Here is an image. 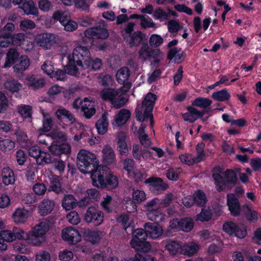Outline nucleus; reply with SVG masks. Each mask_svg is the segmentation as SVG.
I'll return each instance as SVG.
<instances>
[{"instance_id":"nucleus-1","label":"nucleus","mask_w":261,"mask_h":261,"mask_svg":"<svg viewBox=\"0 0 261 261\" xmlns=\"http://www.w3.org/2000/svg\"><path fill=\"white\" fill-rule=\"evenodd\" d=\"M144 229L138 228L132 232V248L149 251L151 249L150 243L146 241L147 238L156 239L162 236L163 229L158 223L147 222L144 225Z\"/></svg>"},{"instance_id":"nucleus-2","label":"nucleus","mask_w":261,"mask_h":261,"mask_svg":"<svg viewBox=\"0 0 261 261\" xmlns=\"http://www.w3.org/2000/svg\"><path fill=\"white\" fill-rule=\"evenodd\" d=\"M93 185L101 189L112 190L118 186L117 177L111 174L107 166H102L97 168L91 175Z\"/></svg>"},{"instance_id":"nucleus-3","label":"nucleus","mask_w":261,"mask_h":261,"mask_svg":"<svg viewBox=\"0 0 261 261\" xmlns=\"http://www.w3.org/2000/svg\"><path fill=\"white\" fill-rule=\"evenodd\" d=\"M156 99V95L153 93L149 92L146 95L141 106L137 107L135 110V117L137 121L144 122L149 120L150 127H153L154 121L152 111Z\"/></svg>"},{"instance_id":"nucleus-4","label":"nucleus","mask_w":261,"mask_h":261,"mask_svg":"<svg viewBox=\"0 0 261 261\" xmlns=\"http://www.w3.org/2000/svg\"><path fill=\"white\" fill-rule=\"evenodd\" d=\"M212 172L216 189L219 192L223 191L226 186L229 184H237V175L232 169L224 171L219 166H217L213 168Z\"/></svg>"},{"instance_id":"nucleus-5","label":"nucleus","mask_w":261,"mask_h":261,"mask_svg":"<svg viewBox=\"0 0 261 261\" xmlns=\"http://www.w3.org/2000/svg\"><path fill=\"white\" fill-rule=\"evenodd\" d=\"M76 165L81 172L91 174L97 168L101 167L98 166L96 155L85 149H81L77 153Z\"/></svg>"},{"instance_id":"nucleus-6","label":"nucleus","mask_w":261,"mask_h":261,"mask_svg":"<svg viewBox=\"0 0 261 261\" xmlns=\"http://www.w3.org/2000/svg\"><path fill=\"white\" fill-rule=\"evenodd\" d=\"M223 230L229 236L240 239L244 238L247 235V229L244 225H239L232 221L225 222Z\"/></svg>"},{"instance_id":"nucleus-7","label":"nucleus","mask_w":261,"mask_h":261,"mask_svg":"<svg viewBox=\"0 0 261 261\" xmlns=\"http://www.w3.org/2000/svg\"><path fill=\"white\" fill-rule=\"evenodd\" d=\"M144 183L148 185L150 192L154 194H160L167 190L169 186L168 184L161 177L151 176L145 180Z\"/></svg>"},{"instance_id":"nucleus-8","label":"nucleus","mask_w":261,"mask_h":261,"mask_svg":"<svg viewBox=\"0 0 261 261\" xmlns=\"http://www.w3.org/2000/svg\"><path fill=\"white\" fill-rule=\"evenodd\" d=\"M170 227L172 229L188 232L193 228L194 222L190 217L174 218L170 221Z\"/></svg>"},{"instance_id":"nucleus-9","label":"nucleus","mask_w":261,"mask_h":261,"mask_svg":"<svg viewBox=\"0 0 261 261\" xmlns=\"http://www.w3.org/2000/svg\"><path fill=\"white\" fill-rule=\"evenodd\" d=\"M76 63L81 68L89 69L93 71L99 70L102 66V62L99 58L93 59L90 57H83L82 59H79Z\"/></svg>"},{"instance_id":"nucleus-10","label":"nucleus","mask_w":261,"mask_h":261,"mask_svg":"<svg viewBox=\"0 0 261 261\" xmlns=\"http://www.w3.org/2000/svg\"><path fill=\"white\" fill-rule=\"evenodd\" d=\"M130 71L127 67H122L119 69L116 75L117 82L123 86L120 89L124 92H127L130 88Z\"/></svg>"},{"instance_id":"nucleus-11","label":"nucleus","mask_w":261,"mask_h":261,"mask_svg":"<svg viewBox=\"0 0 261 261\" xmlns=\"http://www.w3.org/2000/svg\"><path fill=\"white\" fill-rule=\"evenodd\" d=\"M84 220L88 223H93L94 225L98 226L103 221V214L94 206H90L87 210Z\"/></svg>"},{"instance_id":"nucleus-12","label":"nucleus","mask_w":261,"mask_h":261,"mask_svg":"<svg viewBox=\"0 0 261 261\" xmlns=\"http://www.w3.org/2000/svg\"><path fill=\"white\" fill-rule=\"evenodd\" d=\"M86 34L92 36L93 38L99 39H106L109 36L108 31L103 22H99L95 26L86 30Z\"/></svg>"},{"instance_id":"nucleus-13","label":"nucleus","mask_w":261,"mask_h":261,"mask_svg":"<svg viewBox=\"0 0 261 261\" xmlns=\"http://www.w3.org/2000/svg\"><path fill=\"white\" fill-rule=\"evenodd\" d=\"M227 205L231 216L238 217L240 215L241 205L234 193H228L226 195Z\"/></svg>"},{"instance_id":"nucleus-14","label":"nucleus","mask_w":261,"mask_h":261,"mask_svg":"<svg viewBox=\"0 0 261 261\" xmlns=\"http://www.w3.org/2000/svg\"><path fill=\"white\" fill-rule=\"evenodd\" d=\"M37 41L40 47L49 49L56 44V36L52 34L43 33L38 35Z\"/></svg>"},{"instance_id":"nucleus-15","label":"nucleus","mask_w":261,"mask_h":261,"mask_svg":"<svg viewBox=\"0 0 261 261\" xmlns=\"http://www.w3.org/2000/svg\"><path fill=\"white\" fill-rule=\"evenodd\" d=\"M30 65V60L25 55H21L20 58L14 63L13 67L16 75L19 76L28 68Z\"/></svg>"},{"instance_id":"nucleus-16","label":"nucleus","mask_w":261,"mask_h":261,"mask_svg":"<svg viewBox=\"0 0 261 261\" xmlns=\"http://www.w3.org/2000/svg\"><path fill=\"white\" fill-rule=\"evenodd\" d=\"M62 238L72 244H76L81 241L79 231L72 227H67L62 230Z\"/></svg>"},{"instance_id":"nucleus-17","label":"nucleus","mask_w":261,"mask_h":261,"mask_svg":"<svg viewBox=\"0 0 261 261\" xmlns=\"http://www.w3.org/2000/svg\"><path fill=\"white\" fill-rule=\"evenodd\" d=\"M103 163L107 165L113 164L116 162V156L114 150L108 145H105L102 149Z\"/></svg>"},{"instance_id":"nucleus-18","label":"nucleus","mask_w":261,"mask_h":261,"mask_svg":"<svg viewBox=\"0 0 261 261\" xmlns=\"http://www.w3.org/2000/svg\"><path fill=\"white\" fill-rule=\"evenodd\" d=\"M62 179L59 176L53 177L51 178L48 188L49 191H53L57 194L65 195L67 191L62 187L61 181Z\"/></svg>"},{"instance_id":"nucleus-19","label":"nucleus","mask_w":261,"mask_h":261,"mask_svg":"<svg viewBox=\"0 0 261 261\" xmlns=\"http://www.w3.org/2000/svg\"><path fill=\"white\" fill-rule=\"evenodd\" d=\"M55 115L60 121H63L64 119H66V122L70 124H73L76 121V118L74 115L65 108L58 109L55 112Z\"/></svg>"},{"instance_id":"nucleus-20","label":"nucleus","mask_w":261,"mask_h":261,"mask_svg":"<svg viewBox=\"0 0 261 261\" xmlns=\"http://www.w3.org/2000/svg\"><path fill=\"white\" fill-rule=\"evenodd\" d=\"M79 55H75L74 53L73 54V56H68V64L65 66V71L67 72L69 74L75 75L79 70V68L76 67L78 65L76 63L77 59H80L79 57Z\"/></svg>"},{"instance_id":"nucleus-21","label":"nucleus","mask_w":261,"mask_h":261,"mask_svg":"<svg viewBox=\"0 0 261 261\" xmlns=\"http://www.w3.org/2000/svg\"><path fill=\"white\" fill-rule=\"evenodd\" d=\"M20 58V53L16 48H10L6 54V62L4 67L7 68L11 66L13 64H14Z\"/></svg>"},{"instance_id":"nucleus-22","label":"nucleus","mask_w":261,"mask_h":261,"mask_svg":"<svg viewBox=\"0 0 261 261\" xmlns=\"http://www.w3.org/2000/svg\"><path fill=\"white\" fill-rule=\"evenodd\" d=\"M49 150L55 155H60L61 154H68L70 152V146L67 143L60 145L52 144L48 147Z\"/></svg>"},{"instance_id":"nucleus-23","label":"nucleus","mask_w":261,"mask_h":261,"mask_svg":"<svg viewBox=\"0 0 261 261\" xmlns=\"http://www.w3.org/2000/svg\"><path fill=\"white\" fill-rule=\"evenodd\" d=\"M121 91L120 93V91L118 90L117 96L114 97L111 103L112 105L116 109L123 107L129 99V96L125 94L126 92H124L121 90Z\"/></svg>"},{"instance_id":"nucleus-24","label":"nucleus","mask_w":261,"mask_h":261,"mask_svg":"<svg viewBox=\"0 0 261 261\" xmlns=\"http://www.w3.org/2000/svg\"><path fill=\"white\" fill-rule=\"evenodd\" d=\"M26 81L27 86L34 89L42 88L45 84L44 79L38 78L34 75H28L26 77Z\"/></svg>"},{"instance_id":"nucleus-25","label":"nucleus","mask_w":261,"mask_h":261,"mask_svg":"<svg viewBox=\"0 0 261 261\" xmlns=\"http://www.w3.org/2000/svg\"><path fill=\"white\" fill-rule=\"evenodd\" d=\"M62 199V205L66 211H69L75 208L77 205V200L72 194L64 195Z\"/></svg>"},{"instance_id":"nucleus-26","label":"nucleus","mask_w":261,"mask_h":261,"mask_svg":"<svg viewBox=\"0 0 261 261\" xmlns=\"http://www.w3.org/2000/svg\"><path fill=\"white\" fill-rule=\"evenodd\" d=\"M108 113L105 112L100 118L97 121L95 124L96 127L97 129L98 133L99 134H105L108 130V126L109 123L107 120V116Z\"/></svg>"},{"instance_id":"nucleus-27","label":"nucleus","mask_w":261,"mask_h":261,"mask_svg":"<svg viewBox=\"0 0 261 261\" xmlns=\"http://www.w3.org/2000/svg\"><path fill=\"white\" fill-rule=\"evenodd\" d=\"M130 116V113L128 110H121L115 116V125L118 126L124 125L127 121Z\"/></svg>"},{"instance_id":"nucleus-28","label":"nucleus","mask_w":261,"mask_h":261,"mask_svg":"<svg viewBox=\"0 0 261 261\" xmlns=\"http://www.w3.org/2000/svg\"><path fill=\"white\" fill-rule=\"evenodd\" d=\"M3 181L6 185H12L14 183L15 178L14 173L9 167L3 168L2 172Z\"/></svg>"},{"instance_id":"nucleus-29","label":"nucleus","mask_w":261,"mask_h":261,"mask_svg":"<svg viewBox=\"0 0 261 261\" xmlns=\"http://www.w3.org/2000/svg\"><path fill=\"white\" fill-rule=\"evenodd\" d=\"M55 203L48 199H44L39 206V213L42 216H45L50 214L53 210Z\"/></svg>"},{"instance_id":"nucleus-30","label":"nucleus","mask_w":261,"mask_h":261,"mask_svg":"<svg viewBox=\"0 0 261 261\" xmlns=\"http://www.w3.org/2000/svg\"><path fill=\"white\" fill-rule=\"evenodd\" d=\"M195 204L201 207H203L206 204L207 199L205 193L201 190H197L193 194Z\"/></svg>"},{"instance_id":"nucleus-31","label":"nucleus","mask_w":261,"mask_h":261,"mask_svg":"<svg viewBox=\"0 0 261 261\" xmlns=\"http://www.w3.org/2000/svg\"><path fill=\"white\" fill-rule=\"evenodd\" d=\"M14 221L16 223H24L29 217V212L24 208H18L13 214Z\"/></svg>"},{"instance_id":"nucleus-32","label":"nucleus","mask_w":261,"mask_h":261,"mask_svg":"<svg viewBox=\"0 0 261 261\" xmlns=\"http://www.w3.org/2000/svg\"><path fill=\"white\" fill-rule=\"evenodd\" d=\"M102 232L100 231H91L89 229L85 230L83 234L85 239L92 244H96L98 242L100 239V235Z\"/></svg>"},{"instance_id":"nucleus-33","label":"nucleus","mask_w":261,"mask_h":261,"mask_svg":"<svg viewBox=\"0 0 261 261\" xmlns=\"http://www.w3.org/2000/svg\"><path fill=\"white\" fill-rule=\"evenodd\" d=\"M198 246L194 243L186 244L181 246L180 254L188 256H192L197 252Z\"/></svg>"},{"instance_id":"nucleus-34","label":"nucleus","mask_w":261,"mask_h":261,"mask_svg":"<svg viewBox=\"0 0 261 261\" xmlns=\"http://www.w3.org/2000/svg\"><path fill=\"white\" fill-rule=\"evenodd\" d=\"M80 103L81 105V110L86 118L90 119L95 114L96 110L94 106L91 102H88V103H83V102L81 101Z\"/></svg>"},{"instance_id":"nucleus-35","label":"nucleus","mask_w":261,"mask_h":261,"mask_svg":"<svg viewBox=\"0 0 261 261\" xmlns=\"http://www.w3.org/2000/svg\"><path fill=\"white\" fill-rule=\"evenodd\" d=\"M148 43L146 35L140 31L132 34V46H138L139 44L143 45L144 43Z\"/></svg>"},{"instance_id":"nucleus-36","label":"nucleus","mask_w":261,"mask_h":261,"mask_svg":"<svg viewBox=\"0 0 261 261\" xmlns=\"http://www.w3.org/2000/svg\"><path fill=\"white\" fill-rule=\"evenodd\" d=\"M49 225L48 222L46 221H43L36 225L30 232H32V234H36L41 237H44V234L49 230Z\"/></svg>"},{"instance_id":"nucleus-37","label":"nucleus","mask_w":261,"mask_h":261,"mask_svg":"<svg viewBox=\"0 0 261 261\" xmlns=\"http://www.w3.org/2000/svg\"><path fill=\"white\" fill-rule=\"evenodd\" d=\"M118 89L111 88H106L100 92V96L104 100H108L111 103L113 100L115 96H117Z\"/></svg>"},{"instance_id":"nucleus-38","label":"nucleus","mask_w":261,"mask_h":261,"mask_svg":"<svg viewBox=\"0 0 261 261\" xmlns=\"http://www.w3.org/2000/svg\"><path fill=\"white\" fill-rule=\"evenodd\" d=\"M181 245L178 242L171 240H167L165 244V248L169 253L173 255H176L180 252Z\"/></svg>"},{"instance_id":"nucleus-39","label":"nucleus","mask_w":261,"mask_h":261,"mask_svg":"<svg viewBox=\"0 0 261 261\" xmlns=\"http://www.w3.org/2000/svg\"><path fill=\"white\" fill-rule=\"evenodd\" d=\"M24 12L27 14H32L37 16L38 14V10L37 8L35 6L34 3L32 1H29L24 3L23 5L19 6Z\"/></svg>"},{"instance_id":"nucleus-40","label":"nucleus","mask_w":261,"mask_h":261,"mask_svg":"<svg viewBox=\"0 0 261 261\" xmlns=\"http://www.w3.org/2000/svg\"><path fill=\"white\" fill-rule=\"evenodd\" d=\"M43 126L42 128L39 129V131L47 132L50 131L53 128L54 125V122L52 117L49 114L43 112Z\"/></svg>"},{"instance_id":"nucleus-41","label":"nucleus","mask_w":261,"mask_h":261,"mask_svg":"<svg viewBox=\"0 0 261 261\" xmlns=\"http://www.w3.org/2000/svg\"><path fill=\"white\" fill-rule=\"evenodd\" d=\"M147 217L149 220L157 223L162 222L164 218L162 213L158 208L148 211Z\"/></svg>"},{"instance_id":"nucleus-42","label":"nucleus","mask_w":261,"mask_h":261,"mask_svg":"<svg viewBox=\"0 0 261 261\" xmlns=\"http://www.w3.org/2000/svg\"><path fill=\"white\" fill-rule=\"evenodd\" d=\"M212 97L214 100L218 101H224L229 99L230 94L227 89L224 88L213 93Z\"/></svg>"},{"instance_id":"nucleus-43","label":"nucleus","mask_w":261,"mask_h":261,"mask_svg":"<svg viewBox=\"0 0 261 261\" xmlns=\"http://www.w3.org/2000/svg\"><path fill=\"white\" fill-rule=\"evenodd\" d=\"M136 250H137V253L134 258H132V261H156L154 257L147 254L148 251L144 252L138 249Z\"/></svg>"},{"instance_id":"nucleus-44","label":"nucleus","mask_w":261,"mask_h":261,"mask_svg":"<svg viewBox=\"0 0 261 261\" xmlns=\"http://www.w3.org/2000/svg\"><path fill=\"white\" fill-rule=\"evenodd\" d=\"M6 89L12 93L18 92L21 88L22 84L15 80H7L4 83Z\"/></svg>"},{"instance_id":"nucleus-45","label":"nucleus","mask_w":261,"mask_h":261,"mask_svg":"<svg viewBox=\"0 0 261 261\" xmlns=\"http://www.w3.org/2000/svg\"><path fill=\"white\" fill-rule=\"evenodd\" d=\"M212 103V101L208 98L199 97L194 99L192 103V105L194 107L205 109L210 107Z\"/></svg>"},{"instance_id":"nucleus-46","label":"nucleus","mask_w":261,"mask_h":261,"mask_svg":"<svg viewBox=\"0 0 261 261\" xmlns=\"http://www.w3.org/2000/svg\"><path fill=\"white\" fill-rule=\"evenodd\" d=\"M212 215V210L210 207H202L201 212L197 215L196 220L202 222H207L211 219Z\"/></svg>"},{"instance_id":"nucleus-47","label":"nucleus","mask_w":261,"mask_h":261,"mask_svg":"<svg viewBox=\"0 0 261 261\" xmlns=\"http://www.w3.org/2000/svg\"><path fill=\"white\" fill-rule=\"evenodd\" d=\"M118 148L121 155L128 153V149L125 142V136L123 133L118 135Z\"/></svg>"},{"instance_id":"nucleus-48","label":"nucleus","mask_w":261,"mask_h":261,"mask_svg":"<svg viewBox=\"0 0 261 261\" xmlns=\"http://www.w3.org/2000/svg\"><path fill=\"white\" fill-rule=\"evenodd\" d=\"M243 211L248 221L253 222L257 220L256 212L252 210L248 204H246L243 206Z\"/></svg>"},{"instance_id":"nucleus-49","label":"nucleus","mask_w":261,"mask_h":261,"mask_svg":"<svg viewBox=\"0 0 261 261\" xmlns=\"http://www.w3.org/2000/svg\"><path fill=\"white\" fill-rule=\"evenodd\" d=\"M132 194V200L135 203H140L146 199V194L142 191L140 190H135Z\"/></svg>"},{"instance_id":"nucleus-50","label":"nucleus","mask_w":261,"mask_h":261,"mask_svg":"<svg viewBox=\"0 0 261 261\" xmlns=\"http://www.w3.org/2000/svg\"><path fill=\"white\" fill-rule=\"evenodd\" d=\"M134 162L132 159V173L133 174V178L135 182L139 183L143 181V179L147 176V174L145 172H142L139 170H135L133 166Z\"/></svg>"},{"instance_id":"nucleus-51","label":"nucleus","mask_w":261,"mask_h":261,"mask_svg":"<svg viewBox=\"0 0 261 261\" xmlns=\"http://www.w3.org/2000/svg\"><path fill=\"white\" fill-rule=\"evenodd\" d=\"M19 27L22 31L27 32L35 28L36 25L33 20L25 19L20 22Z\"/></svg>"},{"instance_id":"nucleus-52","label":"nucleus","mask_w":261,"mask_h":261,"mask_svg":"<svg viewBox=\"0 0 261 261\" xmlns=\"http://www.w3.org/2000/svg\"><path fill=\"white\" fill-rule=\"evenodd\" d=\"M52 158L49 153L42 151L40 156L37 160V163L39 165H44V164H50L52 161Z\"/></svg>"},{"instance_id":"nucleus-53","label":"nucleus","mask_w":261,"mask_h":261,"mask_svg":"<svg viewBox=\"0 0 261 261\" xmlns=\"http://www.w3.org/2000/svg\"><path fill=\"white\" fill-rule=\"evenodd\" d=\"M53 18L55 20H59L63 25L70 19V16L69 14L65 12L56 11L54 13Z\"/></svg>"},{"instance_id":"nucleus-54","label":"nucleus","mask_w":261,"mask_h":261,"mask_svg":"<svg viewBox=\"0 0 261 261\" xmlns=\"http://www.w3.org/2000/svg\"><path fill=\"white\" fill-rule=\"evenodd\" d=\"M28 240L30 243L35 246H39L45 241L44 237H41L36 234H32V232H30L29 233V238Z\"/></svg>"},{"instance_id":"nucleus-55","label":"nucleus","mask_w":261,"mask_h":261,"mask_svg":"<svg viewBox=\"0 0 261 261\" xmlns=\"http://www.w3.org/2000/svg\"><path fill=\"white\" fill-rule=\"evenodd\" d=\"M14 134L16 136L17 141L21 145H25L28 140L27 134L21 129H17Z\"/></svg>"},{"instance_id":"nucleus-56","label":"nucleus","mask_w":261,"mask_h":261,"mask_svg":"<svg viewBox=\"0 0 261 261\" xmlns=\"http://www.w3.org/2000/svg\"><path fill=\"white\" fill-rule=\"evenodd\" d=\"M18 113L21 115L24 118H31L32 110V107L30 106H23L19 107L18 108Z\"/></svg>"},{"instance_id":"nucleus-57","label":"nucleus","mask_w":261,"mask_h":261,"mask_svg":"<svg viewBox=\"0 0 261 261\" xmlns=\"http://www.w3.org/2000/svg\"><path fill=\"white\" fill-rule=\"evenodd\" d=\"M121 34L123 38L130 45V22H128L126 25L121 27Z\"/></svg>"},{"instance_id":"nucleus-58","label":"nucleus","mask_w":261,"mask_h":261,"mask_svg":"<svg viewBox=\"0 0 261 261\" xmlns=\"http://www.w3.org/2000/svg\"><path fill=\"white\" fill-rule=\"evenodd\" d=\"M149 54L150 49L148 43H145L143 44V45L142 46L139 51V57L141 60L145 61L147 59L149 58Z\"/></svg>"},{"instance_id":"nucleus-59","label":"nucleus","mask_w":261,"mask_h":261,"mask_svg":"<svg viewBox=\"0 0 261 261\" xmlns=\"http://www.w3.org/2000/svg\"><path fill=\"white\" fill-rule=\"evenodd\" d=\"M60 174L64 171L65 165L64 162L59 159L53 158L50 164Z\"/></svg>"},{"instance_id":"nucleus-60","label":"nucleus","mask_w":261,"mask_h":261,"mask_svg":"<svg viewBox=\"0 0 261 261\" xmlns=\"http://www.w3.org/2000/svg\"><path fill=\"white\" fill-rule=\"evenodd\" d=\"M149 42L151 46L156 47L163 43V39L159 35L153 34L150 36Z\"/></svg>"},{"instance_id":"nucleus-61","label":"nucleus","mask_w":261,"mask_h":261,"mask_svg":"<svg viewBox=\"0 0 261 261\" xmlns=\"http://www.w3.org/2000/svg\"><path fill=\"white\" fill-rule=\"evenodd\" d=\"M15 30L14 25L11 22L7 23L3 28H0V34L4 36H12V33Z\"/></svg>"},{"instance_id":"nucleus-62","label":"nucleus","mask_w":261,"mask_h":261,"mask_svg":"<svg viewBox=\"0 0 261 261\" xmlns=\"http://www.w3.org/2000/svg\"><path fill=\"white\" fill-rule=\"evenodd\" d=\"M66 217L68 222L73 225H77L81 221L78 213L75 211L70 212Z\"/></svg>"},{"instance_id":"nucleus-63","label":"nucleus","mask_w":261,"mask_h":261,"mask_svg":"<svg viewBox=\"0 0 261 261\" xmlns=\"http://www.w3.org/2000/svg\"><path fill=\"white\" fill-rule=\"evenodd\" d=\"M41 69L45 73L50 76V77H53V73L55 71V68L51 62H45L41 66Z\"/></svg>"},{"instance_id":"nucleus-64","label":"nucleus","mask_w":261,"mask_h":261,"mask_svg":"<svg viewBox=\"0 0 261 261\" xmlns=\"http://www.w3.org/2000/svg\"><path fill=\"white\" fill-rule=\"evenodd\" d=\"M49 137H51L53 139L57 141H64L66 140V136L62 132L53 130L48 134Z\"/></svg>"}]
</instances>
